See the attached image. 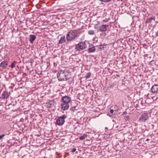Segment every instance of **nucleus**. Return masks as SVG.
Returning a JSON list of instances; mask_svg holds the SVG:
<instances>
[{
  "label": "nucleus",
  "mask_w": 158,
  "mask_h": 158,
  "mask_svg": "<svg viewBox=\"0 0 158 158\" xmlns=\"http://www.w3.org/2000/svg\"><path fill=\"white\" fill-rule=\"evenodd\" d=\"M156 36H158V31H157L156 33Z\"/></svg>",
  "instance_id": "nucleus-28"
},
{
  "label": "nucleus",
  "mask_w": 158,
  "mask_h": 158,
  "mask_svg": "<svg viewBox=\"0 0 158 158\" xmlns=\"http://www.w3.org/2000/svg\"><path fill=\"white\" fill-rule=\"evenodd\" d=\"M9 95L10 94L7 92L5 91L2 94L1 98L2 99H7L9 97Z\"/></svg>",
  "instance_id": "nucleus-10"
},
{
  "label": "nucleus",
  "mask_w": 158,
  "mask_h": 158,
  "mask_svg": "<svg viewBox=\"0 0 158 158\" xmlns=\"http://www.w3.org/2000/svg\"><path fill=\"white\" fill-rule=\"evenodd\" d=\"M16 63H17L16 61H14L13 63H12L11 65V67L12 68H13L15 67Z\"/></svg>",
  "instance_id": "nucleus-20"
},
{
  "label": "nucleus",
  "mask_w": 158,
  "mask_h": 158,
  "mask_svg": "<svg viewBox=\"0 0 158 158\" xmlns=\"http://www.w3.org/2000/svg\"><path fill=\"white\" fill-rule=\"evenodd\" d=\"M67 116L64 114L58 118L56 120V123L59 126L63 125L64 122V119L66 118Z\"/></svg>",
  "instance_id": "nucleus-5"
},
{
  "label": "nucleus",
  "mask_w": 158,
  "mask_h": 158,
  "mask_svg": "<svg viewBox=\"0 0 158 158\" xmlns=\"http://www.w3.org/2000/svg\"><path fill=\"white\" fill-rule=\"evenodd\" d=\"M76 109V107L75 106H73L72 107H71L70 109V110L73 111L74 112Z\"/></svg>",
  "instance_id": "nucleus-22"
},
{
  "label": "nucleus",
  "mask_w": 158,
  "mask_h": 158,
  "mask_svg": "<svg viewBox=\"0 0 158 158\" xmlns=\"http://www.w3.org/2000/svg\"><path fill=\"white\" fill-rule=\"evenodd\" d=\"M88 34L90 35H94V31L93 30H89L88 31Z\"/></svg>",
  "instance_id": "nucleus-17"
},
{
  "label": "nucleus",
  "mask_w": 158,
  "mask_h": 158,
  "mask_svg": "<svg viewBox=\"0 0 158 158\" xmlns=\"http://www.w3.org/2000/svg\"><path fill=\"white\" fill-rule=\"evenodd\" d=\"M8 64V62L4 60L1 63L0 66L2 69H4L5 67H6Z\"/></svg>",
  "instance_id": "nucleus-13"
},
{
  "label": "nucleus",
  "mask_w": 158,
  "mask_h": 158,
  "mask_svg": "<svg viewBox=\"0 0 158 158\" xmlns=\"http://www.w3.org/2000/svg\"><path fill=\"white\" fill-rule=\"evenodd\" d=\"M102 2H108L110 1L111 0H100Z\"/></svg>",
  "instance_id": "nucleus-24"
},
{
  "label": "nucleus",
  "mask_w": 158,
  "mask_h": 158,
  "mask_svg": "<svg viewBox=\"0 0 158 158\" xmlns=\"http://www.w3.org/2000/svg\"><path fill=\"white\" fill-rule=\"evenodd\" d=\"M66 41V40L64 36L61 37L60 39L59 42V43L62 44L65 43Z\"/></svg>",
  "instance_id": "nucleus-16"
},
{
  "label": "nucleus",
  "mask_w": 158,
  "mask_h": 158,
  "mask_svg": "<svg viewBox=\"0 0 158 158\" xmlns=\"http://www.w3.org/2000/svg\"><path fill=\"white\" fill-rule=\"evenodd\" d=\"M91 76V73H87L85 77L87 79L89 78Z\"/></svg>",
  "instance_id": "nucleus-21"
},
{
  "label": "nucleus",
  "mask_w": 158,
  "mask_h": 158,
  "mask_svg": "<svg viewBox=\"0 0 158 158\" xmlns=\"http://www.w3.org/2000/svg\"><path fill=\"white\" fill-rule=\"evenodd\" d=\"M78 36V30H71L66 35V39L67 41H72Z\"/></svg>",
  "instance_id": "nucleus-1"
},
{
  "label": "nucleus",
  "mask_w": 158,
  "mask_h": 158,
  "mask_svg": "<svg viewBox=\"0 0 158 158\" xmlns=\"http://www.w3.org/2000/svg\"><path fill=\"white\" fill-rule=\"evenodd\" d=\"M5 136L4 134H2L0 135V140L2 139Z\"/></svg>",
  "instance_id": "nucleus-27"
},
{
  "label": "nucleus",
  "mask_w": 158,
  "mask_h": 158,
  "mask_svg": "<svg viewBox=\"0 0 158 158\" xmlns=\"http://www.w3.org/2000/svg\"><path fill=\"white\" fill-rule=\"evenodd\" d=\"M110 20V19L108 18V19H104L103 20L102 22L105 23L107 22H108L109 20Z\"/></svg>",
  "instance_id": "nucleus-23"
},
{
  "label": "nucleus",
  "mask_w": 158,
  "mask_h": 158,
  "mask_svg": "<svg viewBox=\"0 0 158 158\" xmlns=\"http://www.w3.org/2000/svg\"><path fill=\"white\" fill-rule=\"evenodd\" d=\"M129 118V117L128 115L125 118V120H127Z\"/></svg>",
  "instance_id": "nucleus-26"
},
{
  "label": "nucleus",
  "mask_w": 158,
  "mask_h": 158,
  "mask_svg": "<svg viewBox=\"0 0 158 158\" xmlns=\"http://www.w3.org/2000/svg\"><path fill=\"white\" fill-rule=\"evenodd\" d=\"M21 120H22V119H21Z\"/></svg>",
  "instance_id": "nucleus-31"
},
{
  "label": "nucleus",
  "mask_w": 158,
  "mask_h": 158,
  "mask_svg": "<svg viewBox=\"0 0 158 158\" xmlns=\"http://www.w3.org/2000/svg\"><path fill=\"white\" fill-rule=\"evenodd\" d=\"M61 108L64 110H66L69 109V104L62 102L61 104Z\"/></svg>",
  "instance_id": "nucleus-8"
},
{
  "label": "nucleus",
  "mask_w": 158,
  "mask_h": 158,
  "mask_svg": "<svg viewBox=\"0 0 158 158\" xmlns=\"http://www.w3.org/2000/svg\"><path fill=\"white\" fill-rule=\"evenodd\" d=\"M152 20H155V17H152L147 19L145 23H151L152 22Z\"/></svg>",
  "instance_id": "nucleus-14"
},
{
  "label": "nucleus",
  "mask_w": 158,
  "mask_h": 158,
  "mask_svg": "<svg viewBox=\"0 0 158 158\" xmlns=\"http://www.w3.org/2000/svg\"><path fill=\"white\" fill-rule=\"evenodd\" d=\"M157 23H158V21L157 22Z\"/></svg>",
  "instance_id": "nucleus-34"
},
{
  "label": "nucleus",
  "mask_w": 158,
  "mask_h": 158,
  "mask_svg": "<svg viewBox=\"0 0 158 158\" xmlns=\"http://www.w3.org/2000/svg\"><path fill=\"white\" fill-rule=\"evenodd\" d=\"M149 140V139H146V141H148V140Z\"/></svg>",
  "instance_id": "nucleus-30"
},
{
  "label": "nucleus",
  "mask_w": 158,
  "mask_h": 158,
  "mask_svg": "<svg viewBox=\"0 0 158 158\" xmlns=\"http://www.w3.org/2000/svg\"><path fill=\"white\" fill-rule=\"evenodd\" d=\"M114 111L110 108V112H108V115L111 117H114L115 116V114L114 113Z\"/></svg>",
  "instance_id": "nucleus-15"
},
{
  "label": "nucleus",
  "mask_w": 158,
  "mask_h": 158,
  "mask_svg": "<svg viewBox=\"0 0 158 158\" xmlns=\"http://www.w3.org/2000/svg\"><path fill=\"white\" fill-rule=\"evenodd\" d=\"M109 25L102 24L100 26H99V24H96L94 25V28L99 31L103 32L107 31L109 29Z\"/></svg>",
  "instance_id": "nucleus-3"
},
{
  "label": "nucleus",
  "mask_w": 158,
  "mask_h": 158,
  "mask_svg": "<svg viewBox=\"0 0 158 158\" xmlns=\"http://www.w3.org/2000/svg\"><path fill=\"white\" fill-rule=\"evenodd\" d=\"M57 76L58 79L60 81H66L69 78L68 73L64 70H62L58 72L57 74Z\"/></svg>",
  "instance_id": "nucleus-2"
},
{
  "label": "nucleus",
  "mask_w": 158,
  "mask_h": 158,
  "mask_svg": "<svg viewBox=\"0 0 158 158\" xmlns=\"http://www.w3.org/2000/svg\"><path fill=\"white\" fill-rule=\"evenodd\" d=\"M152 92L154 94L158 93V85H155L151 88Z\"/></svg>",
  "instance_id": "nucleus-9"
},
{
  "label": "nucleus",
  "mask_w": 158,
  "mask_h": 158,
  "mask_svg": "<svg viewBox=\"0 0 158 158\" xmlns=\"http://www.w3.org/2000/svg\"><path fill=\"white\" fill-rule=\"evenodd\" d=\"M118 158V157H116V158Z\"/></svg>",
  "instance_id": "nucleus-33"
},
{
  "label": "nucleus",
  "mask_w": 158,
  "mask_h": 158,
  "mask_svg": "<svg viewBox=\"0 0 158 158\" xmlns=\"http://www.w3.org/2000/svg\"><path fill=\"white\" fill-rule=\"evenodd\" d=\"M95 48L94 47H93L91 48H90L88 49V51L89 52H93L95 51Z\"/></svg>",
  "instance_id": "nucleus-19"
},
{
  "label": "nucleus",
  "mask_w": 158,
  "mask_h": 158,
  "mask_svg": "<svg viewBox=\"0 0 158 158\" xmlns=\"http://www.w3.org/2000/svg\"><path fill=\"white\" fill-rule=\"evenodd\" d=\"M36 38V36L35 35H29V41L32 44L33 43L34 41L35 40Z\"/></svg>",
  "instance_id": "nucleus-12"
},
{
  "label": "nucleus",
  "mask_w": 158,
  "mask_h": 158,
  "mask_svg": "<svg viewBox=\"0 0 158 158\" xmlns=\"http://www.w3.org/2000/svg\"><path fill=\"white\" fill-rule=\"evenodd\" d=\"M21 120H22V119H21Z\"/></svg>",
  "instance_id": "nucleus-32"
},
{
  "label": "nucleus",
  "mask_w": 158,
  "mask_h": 158,
  "mask_svg": "<svg viewBox=\"0 0 158 158\" xmlns=\"http://www.w3.org/2000/svg\"><path fill=\"white\" fill-rule=\"evenodd\" d=\"M86 48V45L85 42H82L76 45L75 49L77 51L84 49Z\"/></svg>",
  "instance_id": "nucleus-4"
},
{
  "label": "nucleus",
  "mask_w": 158,
  "mask_h": 158,
  "mask_svg": "<svg viewBox=\"0 0 158 158\" xmlns=\"http://www.w3.org/2000/svg\"><path fill=\"white\" fill-rule=\"evenodd\" d=\"M54 101L51 100L49 101L48 103H46V106L48 108H51L54 106Z\"/></svg>",
  "instance_id": "nucleus-11"
},
{
  "label": "nucleus",
  "mask_w": 158,
  "mask_h": 158,
  "mask_svg": "<svg viewBox=\"0 0 158 158\" xmlns=\"http://www.w3.org/2000/svg\"><path fill=\"white\" fill-rule=\"evenodd\" d=\"M87 135L86 134H84L79 137V139L80 140H83L85 139Z\"/></svg>",
  "instance_id": "nucleus-18"
},
{
  "label": "nucleus",
  "mask_w": 158,
  "mask_h": 158,
  "mask_svg": "<svg viewBox=\"0 0 158 158\" xmlns=\"http://www.w3.org/2000/svg\"><path fill=\"white\" fill-rule=\"evenodd\" d=\"M76 149L75 148H73L72 150L71 151V152H74L76 151Z\"/></svg>",
  "instance_id": "nucleus-25"
},
{
  "label": "nucleus",
  "mask_w": 158,
  "mask_h": 158,
  "mask_svg": "<svg viewBox=\"0 0 158 158\" xmlns=\"http://www.w3.org/2000/svg\"><path fill=\"white\" fill-rule=\"evenodd\" d=\"M61 101L62 102L69 104L71 101V98L68 96H65L62 98Z\"/></svg>",
  "instance_id": "nucleus-7"
},
{
  "label": "nucleus",
  "mask_w": 158,
  "mask_h": 158,
  "mask_svg": "<svg viewBox=\"0 0 158 158\" xmlns=\"http://www.w3.org/2000/svg\"><path fill=\"white\" fill-rule=\"evenodd\" d=\"M127 112L126 111H124V112H123V114H127Z\"/></svg>",
  "instance_id": "nucleus-29"
},
{
  "label": "nucleus",
  "mask_w": 158,
  "mask_h": 158,
  "mask_svg": "<svg viewBox=\"0 0 158 158\" xmlns=\"http://www.w3.org/2000/svg\"><path fill=\"white\" fill-rule=\"evenodd\" d=\"M149 118V115L148 113H144L142 114L139 118V121L141 122H145Z\"/></svg>",
  "instance_id": "nucleus-6"
}]
</instances>
